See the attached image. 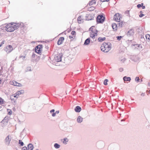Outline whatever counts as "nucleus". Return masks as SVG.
I'll list each match as a JSON object with an SVG mask.
<instances>
[{
    "mask_svg": "<svg viewBox=\"0 0 150 150\" xmlns=\"http://www.w3.org/2000/svg\"><path fill=\"white\" fill-rule=\"evenodd\" d=\"M111 48V44L110 42H104L100 47L101 51L105 52H108Z\"/></svg>",
    "mask_w": 150,
    "mask_h": 150,
    "instance_id": "1",
    "label": "nucleus"
},
{
    "mask_svg": "<svg viewBox=\"0 0 150 150\" xmlns=\"http://www.w3.org/2000/svg\"><path fill=\"white\" fill-rule=\"evenodd\" d=\"M103 14L99 15L96 18L97 24L103 23L105 21V17L103 15Z\"/></svg>",
    "mask_w": 150,
    "mask_h": 150,
    "instance_id": "2",
    "label": "nucleus"
},
{
    "mask_svg": "<svg viewBox=\"0 0 150 150\" xmlns=\"http://www.w3.org/2000/svg\"><path fill=\"white\" fill-rule=\"evenodd\" d=\"M43 45L42 44L36 46L35 48V52L38 53L40 54L42 50Z\"/></svg>",
    "mask_w": 150,
    "mask_h": 150,
    "instance_id": "3",
    "label": "nucleus"
},
{
    "mask_svg": "<svg viewBox=\"0 0 150 150\" xmlns=\"http://www.w3.org/2000/svg\"><path fill=\"white\" fill-rule=\"evenodd\" d=\"M63 54L62 53H59L58 52L54 57V59L57 62L61 61L62 59V58L63 56Z\"/></svg>",
    "mask_w": 150,
    "mask_h": 150,
    "instance_id": "4",
    "label": "nucleus"
},
{
    "mask_svg": "<svg viewBox=\"0 0 150 150\" xmlns=\"http://www.w3.org/2000/svg\"><path fill=\"white\" fill-rule=\"evenodd\" d=\"M121 16L120 13H115L113 16V20L117 22H120V21L121 18Z\"/></svg>",
    "mask_w": 150,
    "mask_h": 150,
    "instance_id": "5",
    "label": "nucleus"
},
{
    "mask_svg": "<svg viewBox=\"0 0 150 150\" xmlns=\"http://www.w3.org/2000/svg\"><path fill=\"white\" fill-rule=\"evenodd\" d=\"M4 50L7 53H10L13 50V48L12 46L11 45H9L5 47L4 48Z\"/></svg>",
    "mask_w": 150,
    "mask_h": 150,
    "instance_id": "6",
    "label": "nucleus"
},
{
    "mask_svg": "<svg viewBox=\"0 0 150 150\" xmlns=\"http://www.w3.org/2000/svg\"><path fill=\"white\" fill-rule=\"evenodd\" d=\"M94 16V15H93L92 14H86L85 16V18L86 20L89 21L92 20L93 19Z\"/></svg>",
    "mask_w": 150,
    "mask_h": 150,
    "instance_id": "7",
    "label": "nucleus"
},
{
    "mask_svg": "<svg viewBox=\"0 0 150 150\" xmlns=\"http://www.w3.org/2000/svg\"><path fill=\"white\" fill-rule=\"evenodd\" d=\"M134 33V30L133 29H129L127 33V35L128 37L133 36Z\"/></svg>",
    "mask_w": 150,
    "mask_h": 150,
    "instance_id": "8",
    "label": "nucleus"
},
{
    "mask_svg": "<svg viewBox=\"0 0 150 150\" xmlns=\"http://www.w3.org/2000/svg\"><path fill=\"white\" fill-rule=\"evenodd\" d=\"M11 140V138H9V135H8L5 139V144L7 145H8L10 144Z\"/></svg>",
    "mask_w": 150,
    "mask_h": 150,
    "instance_id": "9",
    "label": "nucleus"
},
{
    "mask_svg": "<svg viewBox=\"0 0 150 150\" xmlns=\"http://www.w3.org/2000/svg\"><path fill=\"white\" fill-rule=\"evenodd\" d=\"M95 32L93 33H91L90 34V37L92 38H95V36H96L97 35V33L98 32V31L97 30H95Z\"/></svg>",
    "mask_w": 150,
    "mask_h": 150,
    "instance_id": "10",
    "label": "nucleus"
},
{
    "mask_svg": "<svg viewBox=\"0 0 150 150\" xmlns=\"http://www.w3.org/2000/svg\"><path fill=\"white\" fill-rule=\"evenodd\" d=\"M81 110V108L79 106H76L74 108V110L76 112H80Z\"/></svg>",
    "mask_w": 150,
    "mask_h": 150,
    "instance_id": "11",
    "label": "nucleus"
},
{
    "mask_svg": "<svg viewBox=\"0 0 150 150\" xmlns=\"http://www.w3.org/2000/svg\"><path fill=\"white\" fill-rule=\"evenodd\" d=\"M12 83L13 84H11L13 85L14 86L18 87H21L22 86V85L21 84L18 83L15 81H13Z\"/></svg>",
    "mask_w": 150,
    "mask_h": 150,
    "instance_id": "12",
    "label": "nucleus"
},
{
    "mask_svg": "<svg viewBox=\"0 0 150 150\" xmlns=\"http://www.w3.org/2000/svg\"><path fill=\"white\" fill-rule=\"evenodd\" d=\"M27 150H33L34 146L31 143L29 144L28 145Z\"/></svg>",
    "mask_w": 150,
    "mask_h": 150,
    "instance_id": "13",
    "label": "nucleus"
},
{
    "mask_svg": "<svg viewBox=\"0 0 150 150\" xmlns=\"http://www.w3.org/2000/svg\"><path fill=\"white\" fill-rule=\"evenodd\" d=\"M90 42V38H88L86 39L84 41V45H88Z\"/></svg>",
    "mask_w": 150,
    "mask_h": 150,
    "instance_id": "14",
    "label": "nucleus"
},
{
    "mask_svg": "<svg viewBox=\"0 0 150 150\" xmlns=\"http://www.w3.org/2000/svg\"><path fill=\"white\" fill-rule=\"evenodd\" d=\"M111 26L114 31L117 30V25L116 23H113L112 24Z\"/></svg>",
    "mask_w": 150,
    "mask_h": 150,
    "instance_id": "15",
    "label": "nucleus"
},
{
    "mask_svg": "<svg viewBox=\"0 0 150 150\" xmlns=\"http://www.w3.org/2000/svg\"><path fill=\"white\" fill-rule=\"evenodd\" d=\"M123 80L124 81H130L131 80V78L130 77H127L126 76H124L123 78Z\"/></svg>",
    "mask_w": 150,
    "mask_h": 150,
    "instance_id": "16",
    "label": "nucleus"
},
{
    "mask_svg": "<svg viewBox=\"0 0 150 150\" xmlns=\"http://www.w3.org/2000/svg\"><path fill=\"white\" fill-rule=\"evenodd\" d=\"M83 118L81 116H79L77 119V121L79 123H81L83 121Z\"/></svg>",
    "mask_w": 150,
    "mask_h": 150,
    "instance_id": "17",
    "label": "nucleus"
},
{
    "mask_svg": "<svg viewBox=\"0 0 150 150\" xmlns=\"http://www.w3.org/2000/svg\"><path fill=\"white\" fill-rule=\"evenodd\" d=\"M40 56H36V58H35V61L36 62H38L40 59L41 58V57L42 56V54H39Z\"/></svg>",
    "mask_w": 150,
    "mask_h": 150,
    "instance_id": "18",
    "label": "nucleus"
},
{
    "mask_svg": "<svg viewBox=\"0 0 150 150\" xmlns=\"http://www.w3.org/2000/svg\"><path fill=\"white\" fill-rule=\"evenodd\" d=\"M14 24V23L12 22L7 24L5 26V28H8L10 27H12V25Z\"/></svg>",
    "mask_w": 150,
    "mask_h": 150,
    "instance_id": "19",
    "label": "nucleus"
},
{
    "mask_svg": "<svg viewBox=\"0 0 150 150\" xmlns=\"http://www.w3.org/2000/svg\"><path fill=\"white\" fill-rule=\"evenodd\" d=\"M5 30L8 32H11L14 31L13 30V28L12 27H10V28H5Z\"/></svg>",
    "mask_w": 150,
    "mask_h": 150,
    "instance_id": "20",
    "label": "nucleus"
},
{
    "mask_svg": "<svg viewBox=\"0 0 150 150\" xmlns=\"http://www.w3.org/2000/svg\"><path fill=\"white\" fill-rule=\"evenodd\" d=\"M106 39V38L105 37L102 38L101 37H99L98 39V41L99 42H102L104 41Z\"/></svg>",
    "mask_w": 150,
    "mask_h": 150,
    "instance_id": "21",
    "label": "nucleus"
},
{
    "mask_svg": "<svg viewBox=\"0 0 150 150\" xmlns=\"http://www.w3.org/2000/svg\"><path fill=\"white\" fill-rule=\"evenodd\" d=\"M8 116H6L5 117L4 119L1 121V122H3L4 123V122L7 123L8 121Z\"/></svg>",
    "mask_w": 150,
    "mask_h": 150,
    "instance_id": "22",
    "label": "nucleus"
},
{
    "mask_svg": "<svg viewBox=\"0 0 150 150\" xmlns=\"http://www.w3.org/2000/svg\"><path fill=\"white\" fill-rule=\"evenodd\" d=\"M14 24H16L13 25V24L12 25V27L13 28V30H16L18 28V25H17L16 23H15Z\"/></svg>",
    "mask_w": 150,
    "mask_h": 150,
    "instance_id": "23",
    "label": "nucleus"
},
{
    "mask_svg": "<svg viewBox=\"0 0 150 150\" xmlns=\"http://www.w3.org/2000/svg\"><path fill=\"white\" fill-rule=\"evenodd\" d=\"M137 58L138 57L137 56L134 55L132 57V59L134 62H136L137 61Z\"/></svg>",
    "mask_w": 150,
    "mask_h": 150,
    "instance_id": "24",
    "label": "nucleus"
},
{
    "mask_svg": "<svg viewBox=\"0 0 150 150\" xmlns=\"http://www.w3.org/2000/svg\"><path fill=\"white\" fill-rule=\"evenodd\" d=\"M136 31L138 33H140L142 32V30L140 27H136Z\"/></svg>",
    "mask_w": 150,
    "mask_h": 150,
    "instance_id": "25",
    "label": "nucleus"
},
{
    "mask_svg": "<svg viewBox=\"0 0 150 150\" xmlns=\"http://www.w3.org/2000/svg\"><path fill=\"white\" fill-rule=\"evenodd\" d=\"M17 25L18 26V28L20 27L21 28H22L24 26V25L22 23H17Z\"/></svg>",
    "mask_w": 150,
    "mask_h": 150,
    "instance_id": "26",
    "label": "nucleus"
},
{
    "mask_svg": "<svg viewBox=\"0 0 150 150\" xmlns=\"http://www.w3.org/2000/svg\"><path fill=\"white\" fill-rule=\"evenodd\" d=\"M83 19L81 18V16H79L77 18L78 23H81V21H83Z\"/></svg>",
    "mask_w": 150,
    "mask_h": 150,
    "instance_id": "27",
    "label": "nucleus"
},
{
    "mask_svg": "<svg viewBox=\"0 0 150 150\" xmlns=\"http://www.w3.org/2000/svg\"><path fill=\"white\" fill-rule=\"evenodd\" d=\"M54 146L55 148L58 149L60 148V145L57 143H55L54 144Z\"/></svg>",
    "mask_w": 150,
    "mask_h": 150,
    "instance_id": "28",
    "label": "nucleus"
},
{
    "mask_svg": "<svg viewBox=\"0 0 150 150\" xmlns=\"http://www.w3.org/2000/svg\"><path fill=\"white\" fill-rule=\"evenodd\" d=\"M96 3V1L94 0H93L91 1L89 3V6H91L93 4H95Z\"/></svg>",
    "mask_w": 150,
    "mask_h": 150,
    "instance_id": "29",
    "label": "nucleus"
},
{
    "mask_svg": "<svg viewBox=\"0 0 150 150\" xmlns=\"http://www.w3.org/2000/svg\"><path fill=\"white\" fill-rule=\"evenodd\" d=\"M119 22L117 24V25H118V27L121 28L123 25V22L122 21L120 22Z\"/></svg>",
    "mask_w": 150,
    "mask_h": 150,
    "instance_id": "30",
    "label": "nucleus"
},
{
    "mask_svg": "<svg viewBox=\"0 0 150 150\" xmlns=\"http://www.w3.org/2000/svg\"><path fill=\"white\" fill-rule=\"evenodd\" d=\"M69 140L67 138H65L63 139V143L65 144H66L67 143V142Z\"/></svg>",
    "mask_w": 150,
    "mask_h": 150,
    "instance_id": "31",
    "label": "nucleus"
},
{
    "mask_svg": "<svg viewBox=\"0 0 150 150\" xmlns=\"http://www.w3.org/2000/svg\"><path fill=\"white\" fill-rule=\"evenodd\" d=\"M60 41V43L62 44L64 40V37H61L59 39Z\"/></svg>",
    "mask_w": 150,
    "mask_h": 150,
    "instance_id": "32",
    "label": "nucleus"
},
{
    "mask_svg": "<svg viewBox=\"0 0 150 150\" xmlns=\"http://www.w3.org/2000/svg\"><path fill=\"white\" fill-rule=\"evenodd\" d=\"M18 144L20 145V146H23L24 145V144L23 142H22L21 140H19L18 141Z\"/></svg>",
    "mask_w": 150,
    "mask_h": 150,
    "instance_id": "33",
    "label": "nucleus"
},
{
    "mask_svg": "<svg viewBox=\"0 0 150 150\" xmlns=\"http://www.w3.org/2000/svg\"><path fill=\"white\" fill-rule=\"evenodd\" d=\"M5 101L1 97H0V105H2L4 103Z\"/></svg>",
    "mask_w": 150,
    "mask_h": 150,
    "instance_id": "34",
    "label": "nucleus"
},
{
    "mask_svg": "<svg viewBox=\"0 0 150 150\" xmlns=\"http://www.w3.org/2000/svg\"><path fill=\"white\" fill-rule=\"evenodd\" d=\"M108 79H105L104 82H103V84L105 86H106L108 85L107 82H108Z\"/></svg>",
    "mask_w": 150,
    "mask_h": 150,
    "instance_id": "35",
    "label": "nucleus"
},
{
    "mask_svg": "<svg viewBox=\"0 0 150 150\" xmlns=\"http://www.w3.org/2000/svg\"><path fill=\"white\" fill-rule=\"evenodd\" d=\"M10 99L11 100V101H12V102L15 103L16 102V100L14 98L13 96H10Z\"/></svg>",
    "mask_w": 150,
    "mask_h": 150,
    "instance_id": "36",
    "label": "nucleus"
},
{
    "mask_svg": "<svg viewBox=\"0 0 150 150\" xmlns=\"http://www.w3.org/2000/svg\"><path fill=\"white\" fill-rule=\"evenodd\" d=\"M143 5H144V4L143 3H141V4H139L137 5V7L138 8H140L142 7Z\"/></svg>",
    "mask_w": 150,
    "mask_h": 150,
    "instance_id": "37",
    "label": "nucleus"
},
{
    "mask_svg": "<svg viewBox=\"0 0 150 150\" xmlns=\"http://www.w3.org/2000/svg\"><path fill=\"white\" fill-rule=\"evenodd\" d=\"M95 26H91V27H90L89 28V31H91V32H92V33H93L94 32L93 31V28Z\"/></svg>",
    "mask_w": 150,
    "mask_h": 150,
    "instance_id": "38",
    "label": "nucleus"
},
{
    "mask_svg": "<svg viewBox=\"0 0 150 150\" xmlns=\"http://www.w3.org/2000/svg\"><path fill=\"white\" fill-rule=\"evenodd\" d=\"M7 111L8 112V114L9 115H11L12 114V111L11 110L9 109H7Z\"/></svg>",
    "mask_w": 150,
    "mask_h": 150,
    "instance_id": "39",
    "label": "nucleus"
},
{
    "mask_svg": "<svg viewBox=\"0 0 150 150\" xmlns=\"http://www.w3.org/2000/svg\"><path fill=\"white\" fill-rule=\"evenodd\" d=\"M31 67H27L26 71H31Z\"/></svg>",
    "mask_w": 150,
    "mask_h": 150,
    "instance_id": "40",
    "label": "nucleus"
},
{
    "mask_svg": "<svg viewBox=\"0 0 150 150\" xmlns=\"http://www.w3.org/2000/svg\"><path fill=\"white\" fill-rule=\"evenodd\" d=\"M135 81L137 82H139L140 79L139 77H136L135 79Z\"/></svg>",
    "mask_w": 150,
    "mask_h": 150,
    "instance_id": "41",
    "label": "nucleus"
},
{
    "mask_svg": "<svg viewBox=\"0 0 150 150\" xmlns=\"http://www.w3.org/2000/svg\"><path fill=\"white\" fill-rule=\"evenodd\" d=\"M145 37L146 39H148L149 40H150V35L147 34L146 35Z\"/></svg>",
    "mask_w": 150,
    "mask_h": 150,
    "instance_id": "42",
    "label": "nucleus"
},
{
    "mask_svg": "<svg viewBox=\"0 0 150 150\" xmlns=\"http://www.w3.org/2000/svg\"><path fill=\"white\" fill-rule=\"evenodd\" d=\"M122 37V36H117L116 37L117 39L118 40H120Z\"/></svg>",
    "mask_w": 150,
    "mask_h": 150,
    "instance_id": "43",
    "label": "nucleus"
},
{
    "mask_svg": "<svg viewBox=\"0 0 150 150\" xmlns=\"http://www.w3.org/2000/svg\"><path fill=\"white\" fill-rule=\"evenodd\" d=\"M129 10H127L125 12V13L126 14H127V16H130V15L129 14Z\"/></svg>",
    "mask_w": 150,
    "mask_h": 150,
    "instance_id": "44",
    "label": "nucleus"
},
{
    "mask_svg": "<svg viewBox=\"0 0 150 150\" xmlns=\"http://www.w3.org/2000/svg\"><path fill=\"white\" fill-rule=\"evenodd\" d=\"M140 44H135V45H132V46H135L136 48L138 47H140Z\"/></svg>",
    "mask_w": 150,
    "mask_h": 150,
    "instance_id": "45",
    "label": "nucleus"
},
{
    "mask_svg": "<svg viewBox=\"0 0 150 150\" xmlns=\"http://www.w3.org/2000/svg\"><path fill=\"white\" fill-rule=\"evenodd\" d=\"M36 56H37V55L35 54L34 53H33L32 54V58H36Z\"/></svg>",
    "mask_w": 150,
    "mask_h": 150,
    "instance_id": "46",
    "label": "nucleus"
},
{
    "mask_svg": "<svg viewBox=\"0 0 150 150\" xmlns=\"http://www.w3.org/2000/svg\"><path fill=\"white\" fill-rule=\"evenodd\" d=\"M71 34L72 35H76V32L74 30H73L71 32Z\"/></svg>",
    "mask_w": 150,
    "mask_h": 150,
    "instance_id": "47",
    "label": "nucleus"
},
{
    "mask_svg": "<svg viewBox=\"0 0 150 150\" xmlns=\"http://www.w3.org/2000/svg\"><path fill=\"white\" fill-rule=\"evenodd\" d=\"M0 66L1 67V69L0 70V74H1V73H2L3 72V67L2 66H1V64H0Z\"/></svg>",
    "mask_w": 150,
    "mask_h": 150,
    "instance_id": "48",
    "label": "nucleus"
},
{
    "mask_svg": "<svg viewBox=\"0 0 150 150\" xmlns=\"http://www.w3.org/2000/svg\"><path fill=\"white\" fill-rule=\"evenodd\" d=\"M27 147L26 146L23 147L22 149V150H27Z\"/></svg>",
    "mask_w": 150,
    "mask_h": 150,
    "instance_id": "49",
    "label": "nucleus"
},
{
    "mask_svg": "<svg viewBox=\"0 0 150 150\" xmlns=\"http://www.w3.org/2000/svg\"><path fill=\"white\" fill-rule=\"evenodd\" d=\"M45 57V56L43 54H42V56L41 57V58L42 59H43Z\"/></svg>",
    "mask_w": 150,
    "mask_h": 150,
    "instance_id": "50",
    "label": "nucleus"
},
{
    "mask_svg": "<svg viewBox=\"0 0 150 150\" xmlns=\"http://www.w3.org/2000/svg\"><path fill=\"white\" fill-rule=\"evenodd\" d=\"M16 94H17V95L18 96H19V95H20L21 94V93L19 91H17L16 92Z\"/></svg>",
    "mask_w": 150,
    "mask_h": 150,
    "instance_id": "51",
    "label": "nucleus"
},
{
    "mask_svg": "<svg viewBox=\"0 0 150 150\" xmlns=\"http://www.w3.org/2000/svg\"><path fill=\"white\" fill-rule=\"evenodd\" d=\"M18 95H17V94H16V93L15 94H13V95L11 96H13L14 97V98H17V96Z\"/></svg>",
    "mask_w": 150,
    "mask_h": 150,
    "instance_id": "52",
    "label": "nucleus"
},
{
    "mask_svg": "<svg viewBox=\"0 0 150 150\" xmlns=\"http://www.w3.org/2000/svg\"><path fill=\"white\" fill-rule=\"evenodd\" d=\"M90 8H91L90 10H93L95 9V7L93 6H91L90 7Z\"/></svg>",
    "mask_w": 150,
    "mask_h": 150,
    "instance_id": "53",
    "label": "nucleus"
},
{
    "mask_svg": "<svg viewBox=\"0 0 150 150\" xmlns=\"http://www.w3.org/2000/svg\"><path fill=\"white\" fill-rule=\"evenodd\" d=\"M144 16V15L143 13H142V14H140L139 15V17H140V18H141V17H143V16Z\"/></svg>",
    "mask_w": 150,
    "mask_h": 150,
    "instance_id": "54",
    "label": "nucleus"
},
{
    "mask_svg": "<svg viewBox=\"0 0 150 150\" xmlns=\"http://www.w3.org/2000/svg\"><path fill=\"white\" fill-rule=\"evenodd\" d=\"M123 69L122 68H120L119 69V71L120 72H122V71H123Z\"/></svg>",
    "mask_w": 150,
    "mask_h": 150,
    "instance_id": "55",
    "label": "nucleus"
},
{
    "mask_svg": "<svg viewBox=\"0 0 150 150\" xmlns=\"http://www.w3.org/2000/svg\"><path fill=\"white\" fill-rule=\"evenodd\" d=\"M57 44L58 45H61L62 44H61L60 43V40H59V39L57 41Z\"/></svg>",
    "mask_w": 150,
    "mask_h": 150,
    "instance_id": "56",
    "label": "nucleus"
},
{
    "mask_svg": "<svg viewBox=\"0 0 150 150\" xmlns=\"http://www.w3.org/2000/svg\"><path fill=\"white\" fill-rule=\"evenodd\" d=\"M100 0V1H101V2H105V1H108L110 0Z\"/></svg>",
    "mask_w": 150,
    "mask_h": 150,
    "instance_id": "57",
    "label": "nucleus"
},
{
    "mask_svg": "<svg viewBox=\"0 0 150 150\" xmlns=\"http://www.w3.org/2000/svg\"><path fill=\"white\" fill-rule=\"evenodd\" d=\"M56 115V113L54 112L52 114V117H54Z\"/></svg>",
    "mask_w": 150,
    "mask_h": 150,
    "instance_id": "58",
    "label": "nucleus"
},
{
    "mask_svg": "<svg viewBox=\"0 0 150 150\" xmlns=\"http://www.w3.org/2000/svg\"><path fill=\"white\" fill-rule=\"evenodd\" d=\"M54 111H55V110L54 109H52V110H51L50 111V112L51 113H53L54 112Z\"/></svg>",
    "mask_w": 150,
    "mask_h": 150,
    "instance_id": "59",
    "label": "nucleus"
},
{
    "mask_svg": "<svg viewBox=\"0 0 150 150\" xmlns=\"http://www.w3.org/2000/svg\"><path fill=\"white\" fill-rule=\"evenodd\" d=\"M21 93V94L23 93H24V91L23 90H21L19 91Z\"/></svg>",
    "mask_w": 150,
    "mask_h": 150,
    "instance_id": "60",
    "label": "nucleus"
},
{
    "mask_svg": "<svg viewBox=\"0 0 150 150\" xmlns=\"http://www.w3.org/2000/svg\"><path fill=\"white\" fill-rule=\"evenodd\" d=\"M145 93H142L141 94V95L142 96H145Z\"/></svg>",
    "mask_w": 150,
    "mask_h": 150,
    "instance_id": "61",
    "label": "nucleus"
},
{
    "mask_svg": "<svg viewBox=\"0 0 150 150\" xmlns=\"http://www.w3.org/2000/svg\"><path fill=\"white\" fill-rule=\"evenodd\" d=\"M5 40H3L2 42H1V45H2L3 44H4V42H5Z\"/></svg>",
    "mask_w": 150,
    "mask_h": 150,
    "instance_id": "62",
    "label": "nucleus"
},
{
    "mask_svg": "<svg viewBox=\"0 0 150 150\" xmlns=\"http://www.w3.org/2000/svg\"><path fill=\"white\" fill-rule=\"evenodd\" d=\"M126 60V59L125 58H124L123 59L121 60V61L124 62Z\"/></svg>",
    "mask_w": 150,
    "mask_h": 150,
    "instance_id": "63",
    "label": "nucleus"
},
{
    "mask_svg": "<svg viewBox=\"0 0 150 150\" xmlns=\"http://www.w3.org/2000/svg\"><path fill=\"white\" fill-rule=\"evenodd\" d=\"M69 37L71 39L73 38V37L71 35H69Z\"/></svg>",
    "mask_w": 150,
    "mask_h": 150,
    "instance_id": "64",
    "label": "nucleus"
}]
</instances>
